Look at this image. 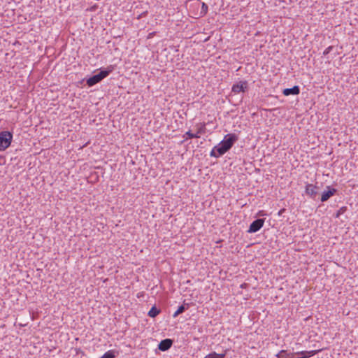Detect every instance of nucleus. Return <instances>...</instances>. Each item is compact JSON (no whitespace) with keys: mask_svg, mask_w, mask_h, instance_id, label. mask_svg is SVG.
I'll return each mask as SVG.
<instances>
[{"mask_svg":"<svg viewBox=\"0 0 358 358\" xmlns=\"http://www.w3.org/2000/svg\"><path fill=\"white\" fill-rule=\"evenodd\" d=\"M173 345V341L170 338L162 340L158 345V349L161 351H166L171 348Z\"/></svg>","mask_w":358,"mask_h":358,"instance_id":"8","label":"nucleus"},{"mask_svg":"<svg viewBox=\"0 0 358 358\" xmlns=\"http://www.w3.org/2000/svg\"><path fill=\"white\" fill-rule=\"evenodd\" d=\"M189 308V304H182L181 306H180L178 308V310L174 313L173 314V317H176L177 316H178L180 314H182V313H184L187 308Z\"/></svg>","mask_w":358,"mask_h":358,"instance_id":"10","label":"nucleus"},{"mask_svg":"<svg viewBox=\"0 0 358 358\" xmlns=\"http://www.w3.org/2000/svg\"><path fill=\"white\" fill-rule=\"evenodd\" d=\"M13 137V134L10 131H2L0 132V151L6 150L10 145Z\"/></svg>","mask_w":358,"mask_h":358,"instance_id":"3","label":"nucleus"},{"mask_svg":"<svg viewBox=\"0 0 358 358\" xmlns=\"http://www.w3.org/2000/svg\"><path fill=\"white\" fill-rule=\"evenodd\" d=\"M327 190L324 191L321 195L320 200L322 202L328 201L332 196L335 195L338 190L331 186L326 187Z\"/></svg>","mask_w":358,"mask_h":358,"instance_id":"5","label":"nucleus"},{"mask_svg":"<svg viewBox=\"0 0 358 358\" xmlns=\"http://www.w3.org/2000/svg\"><path fill=\"white\" fill-rule=\"evenodd\" d=\"M100 358H101V357H100Z\"/></svg>","mask_w":358,"mask_h":358,"instance_id":"22","label":"nucleus"},{"mask_svg":"<svg viewBox=\"0 0 358 358\" xmlns=\"http://www.w3.org/2000/svg\"><path fill=\"white\" fill-rule=\"evenodd\" d=\"M345 207L341 208L338 211V213H336V217H339V215L345 211Z\"/></svg>","mask_w":358,"mask_h":358,"instance_id":"20","label":"nucleus"},{"mask_svg":"<svg viewBox=\"0 0 358 358\" xmlns=\"http://www.w3.org/2000/svg\"><path fill=\"white\" fill-rule=\"evenodd\" d=\"M217 358H224L225 357V354H217Z\"/></svg>","mask_w":358,"mask_h":358,"instance_id":"21","label":"nucleus"},{"mask_svg":"<svg viewBox=\"0 0 358 358\" xmlns=\"http://www.w3.org/2000/svg\"><path fill=\"white\" fill-rule=\"evenodd\" d=\"M238 139V137L236 134L225 135L223 140L217 145H215L217 152H219L220 155H224L233 147Z\"/></svg>","mask_w":358,"mask_h":358,"instance_id":"1","label":"nucleus"},{"mask_svg":"<svg viewBox=\"0 0 358 358\" xmlns=\"http://www.w3.org/2000/svg\"><path fill=\"white\" fill-rule=\"evenodd\" d=\"M217 353L216 352H211L210 354H208V355H206L205 357V358H217Z\"/></svg>","mask_w":358,"mask_h":358,"instance_id":"19","label":"nucleus"},{"mask_svg":"<svg viewBox=\"0 0 358 358\" xmlns=\"http://www.w3.org/2000/svg\"><path fill=\"white\" fill-rule=\"evenodd\" d=\"M264 223V219H257L254 220L250 225L249 229L248 230V233H255L260 230V229L263 227Z\"/></svg>","mask_w":358,"mask_h":358,"instance_id":"6","label":"nucleus"},{"mask_svg":"<svg viewBox=\"0 0 358 358\" xmlns=\"http://www.w3.org/2000/svg\"><path fill=\"white\" fill-rule=\"evenodd\" d=\"M208 12V5L205 3H202L201 14L206 15Z\"/></svg>","mask_w":358,"mask_h":358,"instance_id":"17","label":"nucleus"},{"mask_svg":"<svg viewBox=\"0 0 358 358\" xmlns=\"http://www.w3.org/2000/svg\"><path fill=\"white\" fill-rule=\"evenodd\" d=\"M318 187L313 184H307L306 185L305 193L311 199H315L318 194Z\"/></svg>","mask_w":358,"mask_h":358,"instance_id":"7","label":"nucleus"},{"mask_svg":"<svg viewBox=\"0 0 358 358\" xmlns=\"http://www.w3.org/2000/svg\"><path fill=\"white\" fill-rule=\"evenodd\" d=\"M160 313V310L157 308L155 306H152L149 310L148 315L149 317L152 318H155Z\"/></svg>","mask_w":358,"mask_h":358,"instance_id":"11","label":"nucleus"},{"mask_svg":"<svg viewBox=\"0 0 358 358\" xmlns=\"http://www.w3.org/2000/svg\"><path fill=\"white\" fill-rule=\"evenodd\" d=\"M248 81L241 80L238 83L233 85L231 91L235 94H238L240 92H245L248 90Z\"/></svg>","mask_w":358,"mask_h":358,"instance_id":"4","label":"nucleus"},{"mask_svg":"<svg viewBox=\"0 0 358 358\" xmlns=\"http://www.w3.org/2000/svg\"><path fill=\"white\" fill-rule=\"evenodd\" d=\"M185 135L187 136L188 138L190 139L199 138V135L192 133L191 131H187Z\"/></svg>","mask_w":358,"mask_h":358,"instance_id":"16","label":"nucleus"},{"mask_svg":"<svg viewBox=\"0 0 358 358\" xmlns=\"http://www.w3.org/2000/svg\"><path fill=\"white\" fill-rule=\"evenodd\" d=\"M292 355H293L292 353H288L287 350H282L276 355V357L278 358H285Z\"/></svg>","mask_w":358,"mask_h":358,"instance_id":"12","label":"nucleus"},{"mask_svg":"<svg viewBox=\"0 0 358 358\" xmlns=\"http://www.w3.org/2000/svg\"><path fill=\"white\" fill-rule=\"evenodd\" d=\"M334 48V46L331 45V46H329L328 48H327L325 49V50L323 52V55L324 56H326L327 55H328L331 50L332 49Z\"/></svg>","mask_w":358,"mask_h":358,"instance_id":"18","label":"nucleus"},{"mask_svg":"<svg viewBox=\"0 0 358 358\" xmlns=\"http://www.w3.org/2000/svg\"><path fill=\"white\" fill-rule=\"evenodd\" d=\"M206 124L204 123L200 124V126L197 129V131H196V134H197L200 136L201 134H203L206 133Z\"/></svg>","mask_w":358,"mask_h":358,"instance_id":"13","label":"nucleus"},{"mask_svg":"<svg viewBox=\"0 0 358 358\" xmlns=\"http://www.w3.org/2000/svg\"><path fill=\"white\" fill-rule=\"evenodd\" d=\"M113 70L114 67L112 65L107 66L106 69H101L99 73L94 75L87 79V85L89 87L94 86V85L100 83L103 78H106Z\"/></svg>","mask_w":358,"mask_h":358,"instance_id":"2","label":"nucleus"},{"mask_svg":"<svg viewBox=\"0 0 358 358\" xmlns=\"http://www.w3.org/2000/svg\"><path fill=\"white\" fill-rule=\"evenodd\" d=\"M222 155H220L219 152H217L215 146L213 148V150H211V152L210 153V156L213 157L215 158H218Z\"/></svg>","mask_w":358,"mask_h":358,"instance_id":"15","label":"nucleus"},{"mask_svg":"<svg viewBox=\"0 0 358 358\" xmlns=\"http://www.w3.org/2000/svg\"><path fill=\"white\" fill-rule=\"evenodd\" d=\"M115 351L113 350H108L106 353L103 354V355L101 357V358H115Z\"/></svg>","mask_w":358,"mask_h":358,"instance_id":"14","label":"nucleus"},{"mask_svg":"<svg viewBox=\"0 0 358 358\" xmlns=\"http://www.w3.org/2000/svg\"><path fill=\"white\" fill-rule=\"evenodd\" d=\"M299 93H300V88L298 85H295V86L292 87V88L284 89L282 91V94L285 96L298 95Z\"/></svg>","mask_w":358,"mask_h":358,"instance_id":"9","label":"nucleus"}]
</instances>
